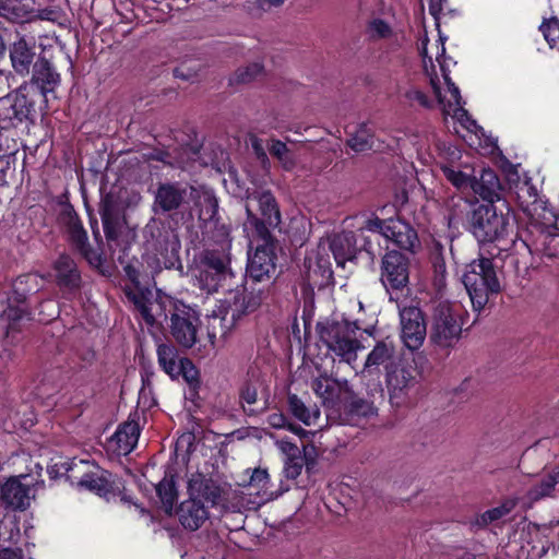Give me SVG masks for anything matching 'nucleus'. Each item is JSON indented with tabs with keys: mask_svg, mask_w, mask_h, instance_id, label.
I'll return each instance as SVG.
<instances>
[{
	"mask_svg": "<svg viewBox=\"0 0 559 559\" xmlns=\"http://www.w3.org/2000/svg\"><path fill=\"white\" fill-rule=\"evenodd\" d=\"M516 507V500L514 499H506L498 507L486 510L485 512L477 514L475 519L471 522L473 527L478 530H484L488 525L503 519L508 514H510L514 508Z\"/></svg>",
	"mask_w": 559,
	"mask_h": 559,
	"instance_id": "obj_31",
	"label": "nucleus"
},
{
	"mask_svg": "<svg viewBox=\"0 0 559 559\" xmlns=\"http://www.w3.org/2000/svg\"><path fill=\"white\" fill-rule=\"evenodd\" d=\"M330 249L338 266L344 267L347 261H354L358 255V237L352 230L335 234L330 239Z\"/></svg>",
	"mask_w": 559,
	"mask_h": 559,
	"instance_id": "obj_23",
	"label": "nucleus"
},
{
	"mask_svg": "<svg viewBox=\"0 0 559 559\" xmlns=\"http://www.w3.org/2000/svg\"><path fill=\"white\" fill-rule=\"evenodd\" d=\"M59 221L66 226L69 240L84 260L95 269L104 264L103 254L94 249L88 242V236L83 227L82 221L72 204L64 203L59 214Z\"/></svg>",
	"mask_w": 559,
	"mask_h": 559,
	"instance_id": "obj_12",
	"label": "nucleus"
},
{
	"mask_svg": "<svg viewBox=\"0 0 559 559\" xmlns=\"http://www.w3.org/2000/svg\"><path fill=\"white\" fill-rule=\"evenodd\" d=\"M366 35L369 40L388 39L393 35L391 25L380 17L370 20L366 25Z\"/></svg>",
	"mask_w": 559,
	"mask_h": 559,
	"instance_id": "obj_42",
	"label": "nucleus"
},
{
	"mask_svg": "<svg viewBox=\"0 0 559 559\" xmlns=\"http://www.w3.org/2000/svg\"><path fill=\"white\" fill-rule=\"evenodd\" d=\"M335 411L342 425L355 427L361 426L378 414L374 402L355 392L346 380L340 386Z\"/></svg>",
	"mask_w": 559,
	"mask_h": 559,
	"instance_id": "obj_9",
	"label": "nucleus"
},
{
	"mask_svg": "<svg viewBox=\"0 0 559 559\" xmlns=\"http://www.w3.org/2000/svg\"><path fill=\"white\" fill-rule=\"evenodd\" d=\"M270 480V475L266 469L255 468L250 477V485L264 489Z\"/></svg>",
	"mask_w": 559,
	"mask_h": 559,
	"instance_id": "obj_52",
	"label": "nucleus"
},
{
	"mask_svg": "<svg viewBox=\"0 0 559 559\" xmlns=\"http://www.w3.org/2000/svg\"><path fill=\"white\" fill-rule=\"evenodd\" d=\"M361 229L381 235L401 249L402 252L406 251L414 254L415 247L419 246L416 229L409 223L400 218L390 217L382 219L373 215L365 222Z\"/></svg>",
	"mask_w": 559,
	"mask_h": 559,
	"instance_id": "obj_11",
	"label": "nucleus"
},
{
	"mask_svg": "<svg viewBox=\"0 0 559 559\" xmlns=\"http://www.w3.org/2000/svg\"><path fill=\"white\" fill-rule=\"evenodd\" d=\"M407 97L412 100H416L424 108H432V102L429 97L421 91H413L407 93Z\"/></svg>",
	"mask_w": 559,
	"mask_h": 559,
	"instance_id": "obj_56",
	"label": "nucleus"
},
{
	"mask_svg": "<svg viewBox=\"0 0 559 559\" xmlns=\"http://www.w3.org/2000/svg\"><path fill=\"white\" fill-rule=\"evenodd\" d=\"M60 82L61 76L55 66L47 58L38 57L32 68L31 80L24 82L14 95L10 94L4 98H11L19 108L29 109L37 116V110L47 106V95L53 93Z\"/></svg>",
	"mask_w": 559,
	"mask_h": 559,
	"instance_id": "obj_2",
	"label": "nucleus"
},
{
	"mask_svg": "<svg viewBox=\"0 0 559 559\" xmlns=\"http://www.w3.org/2000/svg\"><path fill=\"white\" fill-rule=\"evenodd\" d=\"M28 311L26 308L21 305L13 306L11 304L3 310L2 319L5 320V338L10 343L17 342L16 334H19L22 330V321L26 316H28Z\"/></svg>",
	"mask_w": 559,
	"mask_h": 559,
	"instance_id": "obj_33",
	"label": "nucleus"
},
{
	"mask_svg": "<svg viewBox=\"0 0 559 559\" xmlns=\"http://www.w3.org/2000/svg\"><path fill=\"white\" fill-rule=\"evenodd\" d=\"M462 282L468 293L473 310L478 314L485 309L491 296L501 292L493 260L479 257L466 265Z\"/></svg>",
	"mask_w": 559,
	"mask_h": 559,
	"instance_id": "obj_5",
	"label": "nucleus"
},
{
	"mask_svg": "<svg viewBox=\"0 0 559 559\" xmlns=\"http://www.w3.org/2000/svg\"><path fill=\"white\" fill-rule=\"evenodd\" d=\"M108 476H110V474L107 471L100 469L98 466V471L93 469L91 474L87 475L86 479H84L81 487L94 491L99 496H106L112 491V483L109 481Z\"/></svg>",
	"mask_w": 559,
	"mask_h": 559,
	"instance_id": "obj_37",
	"label": "nucleus"
},
{
	"mask_svg": "<svg viewBox=\"0 0 559 559\" xmlns=\"http://www.w3.org/2000/svg\"><path fill=\"white\" fill-rule=\"evenodd\" d=\"M192 379L182 378L188 384V397L191 401H195L199 399V390L201 388L200 372L195 367V373H192Z\"/></svg>",
	"mask_w": 559,
	"mask_h": 559,
	"instance_id": "obj_49",
	"label": "nucleus"
},
{
	"mask_svg": "<svg viewBox=\"0 0 559 559\" xmlns=\"http://www.w3.org/2000/svg\"><path fill=\"white\" fill-rule=\"evenodd\" d=\"M99 214L106 240L109 243L117 242L121 235V222L118 209L111 200L105 199L99 204Z\"/></svg>",
	"mask_w": 559,
	"mask_h": 559,
	"instance_id": "obj_27",
	"label": "nucleus"
},
{
	"mask_svg": "<svg viewBox=\"0 0 559 559\" xmlns=\"http://www.w3.org/2000/svg\"><path fill=\"white\" fill-rule=\"evenodd\" d=\"M33 0H0V16L10 22L28 20Z\"/></svg>",
	"mask_w": 559,
	"mask_h": 559,
	"instance_id": "obj_34",
	"label": "nucleus"
},
{
	"mask_svg": "<svg viewBox=\"0 0 559 559\" xmlns=\"http://www.w3.org/2000/svg\"><path fill=\"white\" fill-rule=\"evenodd\" d=\"M199 221L206 227L207 224L215 223L218 215V201L214 195H204L199 200Z\"/></svg>",
	"mask_w": 559,
	"mask_h": 559,
	"instance_id": "obj_41",
	"label": "nucleus"
},
{
	"mask_svg": "<svg viewBox=\"0 0 559 559\" xmlns=\"http://www.w3.org/2000/svg\"><path fill=\"white\" fill-rule=\"evenodd\" d=\"M239 397H240V401L242 403H246V404L249 405V408H245L243 407L245 413L248 414V415H253V414H257L259 412H263L264 409L267 408V400H265L263 402L262 406L259 407V408H252L251 407L252 405L258 403V390L250 382H246L241 386L240 393H239Z\"/></svg>",
	"mask_w": 559,
	"mask_h": 559,
	"instance_id": "obj_43",
	"label": "nucleus"
},
{
	"mask_svg": "<svg viewBox=\"0 0 559 559\" xmlns=\"http://www.w3.org/2000/svg\"><path fill=\"white\" fill-rule=\"evenodd\" d=\"M269 152L273 157L282 160L288 152L286 143L281 140L273 139L269 145Z\"/></svg>",
	"mask_w": 559,
	"mask_h": 559,
	"instance_id": "obj_53",
	"label": "nucleus"
},
{
	"mask_svg": "<svg viewBox=\"0 0 559 559\" xmlns=\"http://www.w3.org/2000/svg\"><path fill=\"white\" fill-rule=\"evenodd\" d=\"M257 247L253 253L249 254L246 277V293H237L233 302L226 309L222 321L230 319V326L241 317L255 311L270 293L281 271H278V251L281 250L277 238L266 240H253Z\"/></svg>",
	"mask_w": 559,
	"mask_h": 559,
	"instance_id": "obj_1",
	"label": "nucleus"
},
{
	"mask_svg": "<svg viewBox=\"0 0 559 559\" xmlns=\"http://www.w3.org/2000/svg\"><path fill=\"white\" fill-rule=\"evenodd\" d=\"M233 276L230 257L224 245L221 249H205L200 257L197 280L202 290L217 292L222 283Z\"/></svg>",
	"mask_w": 559,
	"mask_h": 559,
	"instance_id": "obj_10",
	"label": "nucleus"
},
{
	"mask_svg": "<svg viewBox=\"0 0 559 559\" xmlns=\"http://www.w3.org/2000/svg\"><path fill=\"white\" fill-rule=\"evenodd\" d=\"M60 468L62 469V474L72 484L75 483L79 486H82L84 479H86L87 475L91 474L93 469L98 471V465L88 460L72 457L62 462L60 464Z\"/></svg>",
	"mask_w": 559,
	"mask_h": 559,
	"instance_id": "obj_30",
	"label": "nucleus"
},
{
	"mask_svg": "<svg viewBox=\"0 0 559 559\" xmlns=\"http://www.w3.org/2000/svg\"><path fill=\"white\" fill-rule=\"evenodd\" d=\"M170 333L175 341L185 348H191L197 343L199 318L190 310L177 309L170 318Z\"/></svg>",
	"mask_w": 559,
	"mask_h": 559,
	"instance_id": "obj_18",
	"label": "nucleus"
},
{
	"mask_svg": "<svg viewBox=\"0 0 559 559\" xmlns=\"http://www.w3.org/2000/svg\"><path fill=\"white\" fill-rule=\"evenodd\" d=\"M394 354V346L393 344L386 343L384 341L378 342L372 350L368 354L365 368H371V367H379L381 365H384L386 361H389Z\"/></svg>",
	"mask_w": 559,
	"mask_h": 559,
	"instance_id": "obj_40",
	"label": "nucleus"
},
{
	"mask_svg": "<svg viewBox=\"0 0 559 559\" xmlns=\"http://www.w3.org/2000/svg\"><path fill=\"white\" fill-rule=\"evenodd\" d=\"M31 293L28 292H16V289H13L12 288V294L11 296L9 297V301L10 304L13 301V302H16L17 305H24L27 300V297Z\"/></svg>",
	"mask_w": 559,
	"mask_h": 559,
	"instance_id": "obj_60",
	"label": "nucleus"
},
{
	"mask_svg": "<svg viewBox=\"0 0 559 559\" xmlns=\"http://www.w3.org/2000/svg\"><path fill=\"white\" fill-rule=\"evenodd\" d=\"M343 385L337 379L329 377L326 373L320 374L312 381L311 388L314 393L322 397L324 403L333 402L335 396L336 386Z\"/></svg>",
	"mask_w": 559,
	"mask_h": 559,
	"instance_id": "obj_39",
	"label": "nucleus"
},
{
	"mask_svg": "<svg viewBox=\"0 0 559 559\" xmlns=\"http://www.w3.org/2000/svg\"><path fill=\"white\" fill-rule=\"evenodd\" d=\"M463 325L462 307L449 300L439 301L432 308L429 341L440 349H452L461 340Z\"/></svg>",
	"mask_w": 559,
	"mask_h": 559,
	"instance_id": "obj_6",
	"label": "nucleus"
},
{
	"mask_svg": "<svg viewBox=\"0 0 559 559\" xmlns=\"http://www.w3.org/2000/svg\"><path fill=\"white\" fill-rule=\"evenodd\" d=\"M287 404L289 412L295 418L300 420L306 426L311 425V413L296 394H288Z\"/></svg>",
	"mask_w": 559,
	"mask_h": 559,
	"instance_id": "obj_45",
	"label": "nucleus"
},
{
	"mask_svg": "<svg viewBox=\"0 0 559 559\" xmlns=\"http://www.w3.org/2000/svg\"><path fill=\"white\" fill-rule=\"evenodd\" d=\"M37 116L29 109L19 108L11 98H0V162L15 156L20 150L19 132L35 124Z\"/></svg>",
	"mask_w": 559,
	"mask_h": 559,
	"instance_id": "obj_8",
	"label": "nucleus"
},
{
	"mask_svg": "<svg viewBox=\"0 0 559 559\" xmlns=\"http://www.w3.org/2000/svg\"><path fill=\"white\" fill-rule=\"evenodd\" d=\"M467 230L480 243L495 242L504 239L511 228V209L507 201L500 204H471L466 213Z\"/></svg>",
	"mask_w": 559,
	"mask_h": 559,
	"instance_id": "obj_3",
	"label": "nucleus"
},
{
	"mask_svg": "<svg viewBox=\"0 0 559 559\" xmlns=\"http://www.w3.org/2000/svg\"><path fill=\"white\" fill-rule=\"evenodd\" d=\"M411 259L400 250L388 249L381 258L380 282L388 293H399L409 283Z\"/></svg>",
	"mask_w": 559,
	"mask_h": 559,
	"instance_id": "obj_13",
	"label": "nucleus"
},
{
	"mask_svg": "<svg viewBox=\"0 0 559 559\" xmlns=\"http://www.w3.org/2000/svg\"><path fill=\"white\" fill-rule=\"evenodd\" d=\"M59 11L55 9H44L40 11L39 16L43 20L55 22L59 17Z\"/></svg>",
	"mask_w": 559,
	"mask_h": 559,
	"instance_id": "obj_62",
	"label": "nucleus"
},
{
	"mask_svg": "<svg viewBox=\"0 0 559 559\" xmlns=\"http://www.w3.org/2000/svg\"><path fill=\"white\" fill-rule=\"evenodd\" d=\"M140 437V427L135 421H127L120 425L112 436L119 452L129 454L136 445Z\"/></svg>",
	"mask_w": 559,
	"mask_h": 559,
	"instance_id": "obj_32",
	"label": "nucleus"
},
{
	"mask_svg": "<svg viewBox=\"0 0 559 559\" xmlns=\"http://www.w3.org/2000/svg\"><path fill=\"white\" fill-rule=\"evenodd\" d=\"M277 448L285 455L284 472L288 479H296L304 468L305 456L296 443L288 439H282L276 442Z\"/></svg>",
	"mask_w": 559,
	"mask_h": 559,
	"instance_id": "obj_26",
	"label": "nucleus"
},
{
	"mask_svg": "<svg viewBox=\"0 0 559 559\" xmlns=\"http://www.w3.org/2000/svg\"><path fill=\"white\" fill-rule=\"evenodd\" d=\"M173 74L175 78L182 80H190L192 78V73H185L183 69L180 67L175 68Z\"/></svg>",
	"mask_w": 559,
	"mask_h": 559,
	"instance_id": "obj_64",
	"label": "nucleus"
},
{
	"mask_svg": "<svg viewBox=\"0 0 559 559\" xmlns=\"http://www.w3.org/2000/svg\"><path fill=\"white\" fill-rule=\"evenodd\" d=\"M457 114H459V119L461 121V123L466 127L467 129L469 128L468 126L464 124L463 121H462V117H466V121L469 122L471 126L475 127V128H478L477 123L475 120H473L469 116H468V112L467 110H465L464 108L460 107L457 109Z\"/></svg>",
	"mask_w": 559,
	"mask_h": 559,
	"instance_id": "obj_63",
	"label": "nucleus"
},
{
	"mask_svg": "<svg viewBox=\"0 0 559 559\" xmlns=\"http://www.w3.org/2000/svg\"><path fill=\"white\" fill-rule=\"evenodd\" d=\"M358 237V253L366 251L369 255L373 257V245L369 237L364 234L357 235Z\"/></svg>",
	"mask_w": 559,
	"mask_h": 559,
	"instance_id": "obj_58",
	"label": "nucleus"
},
{
	"mask_svg": "<svg viewBox=\"0 0 559 559\" xmlns=\"http://www.w3.org/2000/svg\"><path fill=\"white\" fill-rule=\"evenodd\" d=\"M472 191L478 194L485 203H502V186L498 174L491 168H484L479 178L475 175V183Z\"/></svg>",
	"mask_w": 559,
	"mask_h": 559,
	"instance_id": "obj_21",
	"label": "nucleus"
},
{
	"mask_svg": "<svg viewBox=\"0 0 559 559\" xmlns=\"http://www.w3.org/2000/svg\"><path fill=\"white\" fill-rule=\"evenodd\" d=\"M28 489L17 478L8 479L0 489L1 501L13 509L23 510L26 506Z\"/></svg>",
	"mask_w": 559,
	"mask_h": 559,
	"instance_id": "obj_29",
	"label": "nucleus"
},
{
	"mask_svg": "<svg viewBox=\"0 0 559 559\" xmlns=\"http://www.w3.org/2000/svg\"><path fill=\"white\" fill-rule=\"evenodd\" d=\"M347 145L357 153L373 148L374 135L367 123L359 124L356 132L347 140Z\"/></svg>",
	"mask_w": 559,
	"mask_h": 559,
	"instance_id": "obj_38",
	"label": "nucleus"
},
{
	"mask_svg": "<svg viewBox=\"0 0 559 559\" xmlns=\"http://www.w3.org/2000/svg\"><path fill=\"white\" fill-rule=\"evenodd\" d=\"M448 0H429V13L437 20Z\"/></svg>",
	"mask_w": 559,
	"mask_h": 559,
	"instance_id": "obj_61",
	"label": "nucleus"
},
{
	"mask_svg": "<svg viewBox=\"0 0 559 559\" xmlns=\"http://www.w3.org/2000/svg\"><path fill=\"white\" fill-rule=\"evenodd\" d=\"M302 456H305V463L304 466L306 467V471L308 473H311L313 467L317 464V453L316 449L312 447L311 450H307V448L304 449Z\"/></svg>",
	"mask_w": 559,
	"mask_h": 559,
	"instance_id": "obj_57",
	"label": "nucleus"
},
{
	"mask_svg": "<svg viewBox=\"0 0 559 559\" xmlns=\"http://www.w3.org/2000/svg\"><path fill=\"white\" fill-rule=\"evenodd\" d=\"M56 282L60 288L76 290L81 287V273L69 254H60L53 263Z\"/></svg>",
	"mask_w": 559,
	"mask_h": 559,
	"instance_id": "obj_24",
	"label": "nucleus"
},
{
	"mask_svg": "<svg viewBox=\"0 0 559 559\" xmlns=\"http://www.w3.org/2000/svg\"><path fill=\"white\" fill-rule=\"evenodd\" d=\"M559 484V464L550 473L545 475L539 481L534 484L527 491V497L532 501H539L546 497H551L556 486Z\"/></svg>",
	"mask_w": 559,
	"mask_h": 559,
	"instance_id": "obj_35",
	"label": "nucleus"
},
{
	"mask_svg": "<svg viewBox=\"0 0 559 559\" xmlns=\"http://www.w3.org/2000/svg\"><path fill=\"white\" fill-rule=\"evenodd\" d=\"M539 31L551 48L557 47L559 44V19L557 16L545 17L539 26Z\"/></svg>",
	"mask_w": 559,
	"mask_h": 559,
	"instance_id": "obj_46",
	"label": "nucleus"
},
{
	"mask_svg": "<svg viewBox=\"0 0 559 559\" xmlns=\"http://www.w3.org/2000/svg\"><path fill=\"white\" fill-rule=\"evenodd\" d=\"M9 56L13 70L22 76L28 75L37 56L35 39L17 35L9 46Z\"/></svg>",
	"mask_w": 559,
	"mask_h": 559,
	"instance_id": "obj_19",
	"label": "nucleus"
},
{
	"mask_svg": "<svg viewBox=\"0 0 559 559\" xmlns=\"http://www.w3.org/2000/svg\"><path fill=\"white\" fill-rule=\"evenodd\" d=\"M245 231L251 240L276 238L273 231L282 223L278 202L270 190L253 191L247 197Z\"/></svg>",
	"mask_w": 559,
	"mask_h": 559,
	"instance_id": "obj_4",
	"label": "nucleus"
},
{
	"mask_svg": "<svg viewBox=\"0 0 559 559\" xmlns=\"http://www.w3.org/2000/svg\"><path fill=\"white\" fill-rule=\"evenodd\" d=\"M188 493L195 499H203L204 504L207 503L211 508L225 507L222 486L213 479L197 472L191 475L188 480Z\"/></svg>",
	"mask_w": 559,
	"mask_h": 559,
	"instance_id": "obj_17",
	"label": "nucleus"
},
{
	"mask_svg": "<svg viewBox=\"0 0 559 559\" xmlns=\"http://www.w3.org/2000/svg\"><path fill=\"white\" fill-rule=\"evenodd\" d=\"M433 285L440 289L445 286L447 266L443 258L435 259L433 263Z\"/></svg>",
	"mask_w": 559,
	"mask_h": 559,
	"instance_id": "obj_47",
	"label": "nucleus"
},
{
	"mask_svg": "<svg viewBox=\"0 0 559 559\" xmlns=\"http://www.w3.org/2000/svg\"><path fill=\"white\" fill-rule=\"evenodd\" d=\"M126 276L131 283V286L126 285L123 287V294L127 299L133 304L134 308L140 312L146 323L154 322V316L151 312L148 306V294L147 288L142 287L140 282V270L133 263H128L123 266Z\"/></svg>",
	"mask_w": 559,
	"mask_h": 559,
	"instance_id": "obj_16",
	"label": "nucleus"
},
{
	"mask_svg": "<svg viewBox=\"0 0 559 559\" xmlns=\"http://www.w3.org/2000/svg\"><path fill=\"white\" fill-rule=\"evenodd\" d=\"M287 417L283 413H272L267 416L266 423L274 429H285Z\"/></svg>",
	"mask_w": 559,
	"mask_h": 559,
	"instance_id": "obj_54",
	"label": "nucleus"
},
{
	"mask_svg": "<svg viewBox=\"0 0 559 559\" xmlns=\"http://www.w3.org/2000/svg\"><path fill=\"white\" fill-rule=\"evenodd\" d=\"M357 330V323L348 320L326 319L316 325L319 340L328 352L346 362L356 359V352L360 347V342L356 337Z\"/></svg>",
	"mask_w": 559,
	"mask_h": 559,
	"instance_id": "obj_7",
	"label": "nucleus"
},
{
	"mask_svg": "<svg viewBox=\"0 0 559 559\" xmlns=\"http://www.w3.org/2000/svg\"><path fill=\"white\" fill-rule=\"evenodd\" d=\"M263 72V66L258 62L236 70L230 78V84H246L257 79Z\"/></svg>",
	"mask_w": 559,
	"mask_h": 559,
	"instance_id": "obj_44",
	"label": "nucleus"
},
{
	"mask_svg": "<svg viewBox=\"0 0 559 559\" xmlns=\"http://www.w3.org/2000/svg\"><path fill=\"white\" fill-rule=\"evenodd\" d=\"M444 178L459 191H472L473 183H475V171L469 166H464L463 169L455 167L452 164H442L440 166Z\"/></svg>",
	"mask_w": 559,
	"mask_h": 559,
	"instance_id": "obj_28",
	"label": "nucleus"
},
{
	"mask_svg": "<svg viewBox=\"0 0 559 559\" xmlns=\"http://www.w3.org/2000/svg\"><path fill=\"white\" fill-rule=\"evenodd\" d=\"M437 60L440 63L442 75H443V79H444V81H445V83L448 85V90H449L451 96L454 98L455 103L460 106L461 105V100H462L460 88L455 85L454 82H452L449 73L445 71L444 66L440 61V57H437Z\"/></svg>",
	"mask_w": 559,
	"mask_h": 559,
	"instance_id": "obj_50",
	"label": "nucleus"
},
{
	"mask_svg": "<svg viewBox=\"0 0 559 559\" xmlns=\"http://www.w3.org/2000/svg\"><path fill=\"white\" fill-rule=\"evenodd\" d=\"M187 189L176 182L159 183L154 197L156 213H169L178 210L185 201Z\"/></svg>",
	"mask_w": 559,
	"mask_h": 559,
	"instance_id": "obj_22",
	"label": "nucleus"
},
{
	"mask_svg": "<svg viewBox=\"0 0 559 559\" xmlns=\"http://www.w3.org/2000/svg\"><path fill=\"white\" fill-rule=\"evenodd\" d=\"M412 368L396 367L386 373V385L392 404L399 405L406 391L415 384Z\"/></svg>",
	"mask_w": 559,
	"mask_h": 559,
	"instance_id": "obj_25",
	"label": "nucleus"
},
{
	"mask_svg": "<svg viewBox=\"0 0 559 559\" xmlns=\"http://www.w3.org/2000/svg\"><path fill=\"white\" fill-rule=\"evenodd\" d=\"M401 338L411 349H418L427 336L425 313L417 306H407L400 310Z\"/></svg>",
	"mask_w": 559,
	"mask_h": 559,
	"instance_id": "obj_14",
	"label": "nucleus"
},
{
	"mask_svg": "<svg viewBox=\"0 0 559 559\" xmlns=\"http://www.w3.org/2000/svg\"><path fill=\"white\" fill-rule=\"evenodd\" d=\"M176 515L185 530L194 532L209 519V506L200 499L189 496L176 509Z\"/></svg>",
	"mask_w": 559,
	"mask_h": 559,
	"instance_id": "obj_20",
	"label": "nucleus"
},
{
	"mask_svg": "<svg viewBox=\"0 0 559 559\" xmlns=\"http://www.w3.org/2000/svg\"><path fill=\"white\" fill-rule=\"evenodd\" d=\"M316 265L322 278L324 280V284H328L333 278V270L329 259L324 257H318Z\"/></svg>",
	"mask_w": 559,
	"mask_h": 559,
	"instance_id": "obj_51",
	"label": "nucleus"
},
{
	"mask_svg": "<svg viewBox=\"0 0 559 559\" xmlns=\"http://www.w3.org/2000/svg\"><path fill=\"white\" fill-rule=\"evenodd\" d=\"M288 431L293 432L294 435L298 436L299 438H308L310 435V431L304 429L301 426L287 421V426L285 427Z\"/></svg>",
	"mask_w": 559,
	"mask_h": 559,
	"instance_id": "obj_59",
	"label": "nucleus"
},
{
	"mask_svg": "<svg viewBox=\"0 0 559 559\" xmlns=\"http://www.w3.org/2000/svg\"><path fill=\"white\" fill-rule=\"evenodd\" d=\"M155 489L165 512L170 514L178 499V489L174 475L166 474L156 485Z\"/></svg>",
	"mask_w": 559,
	"mask_h": 559,
	"instance_id": "obj_36",
	"label": "nucleus"
},
{
	"mask_svg": "<svg viewBox=\"0 0 559 559\" xmlns=\"http://www.w3.org/2000/svg\"><path fill=\"white\" fill-rule=\"evenodd\" d=\"M146 160H156L162 162L164 164H170L169 157L170 154L168 151L163 148H155L152 152L144 155Z\"/></svg>",
	"mask_w": 559,
	"mask_h": 559,
	"instance_id": "obj_55",
	"label": "nucleus"
},
{
	"mask_svg": "<svg viewBox=\"0 0 559 559\" xmlns=\"http://www.w3.org/2000/svg\"><path fill=\"white\" fill-rule=\"evenodd\" d=\"M156 355L159 368L171 380H178L179 377L192 379V373H195L192 360L188 357H179L178 349L173 344H158Z\"/></svg>",
	"mask_w": 559,
	"mask_h": 559,
	"instance_id": "obj_15",
	"label": "nucleus"
},
{
	"mask_svg": "<svg viewBox=\"0 0 559 559\" xmlns=\"http://www.w3.org/2000/svg\"><path fill=\"white\" fill-rule=\"evenodd\" d=\"M31 282H36V276L33 274H23L16 277V280L13 282V289H16V292H35L36 285L31 286Z\"/></svg>",
	"mask_w": 559,
	"mask_h": 559,
	"instance_id": "obj_48",
	"label": "nucleus"
}]
</instances>
